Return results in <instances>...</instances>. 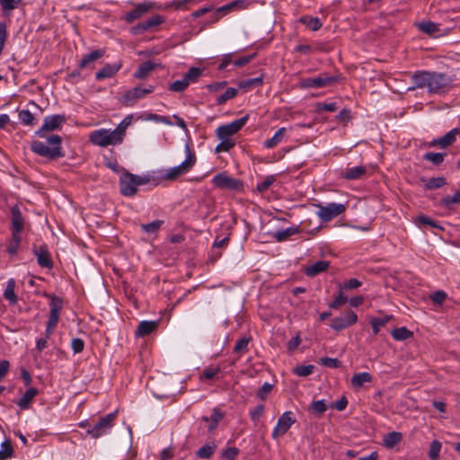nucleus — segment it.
I'll return each mask as SVG.
<instances>
[{
  "instance_id": "obj_60",
  "label": "nucleus",
  "mask_w": 460,
  "mask_h": 460,
  "mask_svg": "<svg viewBox=\"0 0 460 460\" xmlns=\"http://www.w3.org/2000/svg\"><path fill=\"white\" fill-rule=\"evenodd\" d=\"M447 298V294L443 290H438L430 295V299L436 305H442Z\"/></svg>"
},
{
  "instance_id": "obj_61",
  "label": "nucleus",
  "mask_w": 460,
  "mask_h": 460,
  "mask_svg": "<svg viewBox=\"0 0 460 460\" xmlns=\"http://www.w3.org/2000/svg\"><path fill=\"white\" fill-rule=\"evenodd\" d=\"M71 348L75 354L81 353L84 349V342L80 338H74L71 341Z\"/></svg>"
},
{
  "instance_id": "obj_62",
  "label": "nucleus",
  "mask_w": 460,
  "mask_h": 460,
  "mask_svg": "<svg viewBox=\"0 0 460 460\" xmlns=\"http://www.w3.org/2000/svg\"><path fill=\"white\" fill-rule=\"evenodd\" d=\"M311 408L317 414H323L327 410V406L325 404L324 400H318L313 402L311 404Z\"/></svg>"
},
{
  "instance_id": "obj_41",
  "label": "nucleus",
  "mask_w": 460,
  "mask_h": 460,
  "mask_svg": "<svg viewBox=\"0 0 460 460\" xmlns=\"http://www.w3.org/2000/svg\"><path fill=\"white\" fill-rule=\"evenodd\" d=\"M392 319V316L386 315L382 318H372L370 320V324L372 327L373 333L375 335L378 334L380 332V329L385 326L390 320Z\"/></svg>"
},
{
  "instance_id": "obj_15",
  "label": "nucleus",
  "mask_w": 460,
  "mask_h": 460,
  "mask_svg": "<svg viewBox=\"0 0 460 460\" xmlns=\"http://www.w3.org/2000/svg\"><path fill=\"white\" fill-rule=\"evenodd\" d=\"M460 134V129L455 128L448 131L444 136L434 138L430 142L427 144L429 147H439V148H447L451 146L456 140V137Z\"/></svg>"
},
{
  "instance_id": "obj_45",
  "label": "nucleus",
  "mask_w": 460,
  "mask_h": 460,
  "mask_svg": "<svg viewBox=\"0 0 460 460\" xmlns=\"http://www.w3.org/2000/svg\"><path fill=\"white\" fill-rule=\"evenodd\" d=\"M391 334L396 341H405L412 336V332L406 327L396 328L392 331Z\"/></svg>"
},
{
  "instance_id": "obj_33",
  "label": "nucleus",
  "mask_w": 460,
  "mask_h": 460,
  "mask_svg": "<svg viewBox=\"0 0 460 460\" xmlns=\"http://www.w3.org/2000/svg\"><path fill=\"white\" fill-rule=\"evenodd\" d=\"M286 131V128H279L272 137L264 141L263 146L268 149L277 146L283 140Z\"/></svg>"
},
{
  "instance_id": "obj_54",
  "label": "nucleus",
  "mask_w": 460,
  "mask_h": 460,
  "mask_svg": "<svg viewBox=\"0 0 460 460\" xmlns=\"http://www.w3.org/2000/svg\"><path fill=\"white\" fill-rule=\"evenodd\" d=\"M250 341H251V338L243 337L242 339L237 341V342L235 343V345L234 347V351L235 353H240V354L247 351L248 344H249Z\"/></svg>"
},
{
  "instance_id": "obj_30",
  "label": "nucleus",
  "mask_w": 460,
  "mask_h": 460,
  "mask_svg": "<svg viewBox=\"0 0 460 460\" xmlns=\"http://www.w3.org/2000/svg\"><path fill=\"white\" fill-rule=\"evenodd\" d=\"M299 232L300 229L298 226H291L286 229L278 230L272 235L276 239V241L284 242L292 235L298 234Z\"/></svg>"
},
{
  "instance_id": "obj_32",
  "label": "nucleus",
  "mask_w": 460,
  "mask_h": 460,
  "mask_svg": "<svg viewBox=\"0 0 460 460\" xmlns=\"http://www.w3.org/2000/svg\"><path fill=\"white\" fill-rule=\"evenodd\" d=\"M224 418V413L217 408L213 409V412L211 416L208 418L207 416L202 417V420L205 422L210 421L208 425V430L212 431L216 429L219 421Z\"/></svg>"
},
{
  "instance_id": "obj_16",
  "label": "nucleus",
  "mask_w": 460,
  "mask_h": 460,
  "mask_svg": "<svg viewBox=\"0 0 460 460\" xmlns=\"http://www.w3.org/2000/svg\"><path fill=\"white\" fill-rule=\"evenodd\" d=\"M164 22V19L159 14H155L148 18L147 20L138 23L137 25L131 28V32L134 35H139L146 31L152 30L155 27H157Z\"/></svg>"
},
{
  "instance_id": "obj_55",
  "label": "nucleus",
  "mask_w": 460,
  "mask_h": 460,
  "mask_svg": "<svg viewBox=\"0 0 460 460\" xmlns=\"http://www.w3.org/2000/svg\"><path fill=\"white\" fill-rule=\"evenodd\" d=\"M320 363L323 366L330 368H338L341 367V361H340L338 358L329 357L322 358L320 359Z\"/></svg>"
},
{
  "instance_id": "obj_8",
  "label": "nucleus",
  "mask_w": 460,
  "mask_h": 460,
  "mask_svg": "<svg viewBox=\"0 0 460 460\" xmlns=\"http://www.w3.org/2000/svg\"><path fill=\"white\" fill-rule=\"evenodd\" d=\"M186 150L187 155L185 160L179 165L167 169L163 175L164 179L167 181H174L191 170L196 163V156L190 152L188 146L186 147Z\"/></svg>"
},
{
  "instance_id": "obj_57",
  "label": "nucleus",
  "mask_w": 460,
  "mask_h": 460,
  "mask_svg": "<svg viewBox=\"0 0 460 460\" xmlns=\"http://www.w3.org/2000/svg\"><path fill=\"white\" fill-rule=\"evenodd\" d=\"M348 300V297L343 295L341 291L339 292L338 296L329 304V307L332 309H338L340 306L344 305Z\"/></svg>"
},
{
  "instance_id": "obj_64",
  "label": "nucleus",
  "mask_w": 460,
  "mask_h": 460,
  "mask_svg": "<svg viewBox=\"0 0 460 460\" xmlns=\"http://www.w3.org/2000/svg\"><path fill=\"white\" fill-rule=\"evenodd\" d=\"M219 371H220V369L217 367H209L203 370L201 376L205 379L210 380V379L214 378L219 373Z\"/></svg>"
},
{
  "instance_id": "obj_24",
  "label": "nucleus",
  "mask_w": 460,
  "mask_h": 460,
  "mask_svg": "<svg viewBox=\"0 0 460 460\" xmlns=\"http://www.w3.org/2000/svg\"><path fill=\"white\" fill-rule=\"evenodd\" d=\"M120 67V64H107L95 74V78L97 80L110 78L115 75Z\"/></svg>"
},
{
  "instance_id": "obj_37",
  "label": "nucleus",
  "mask_w": 460,
  "mask_h": 460,
  "mask_svg": "<svg viewBox=\"0 0 460 460\" xmlns=\"http://www.w3.org/2000/svg\"><path fill=\"white\" fill-rule=\"evenodd\" d=\"M300 22L314 31H318L323 25L318 17H312L309 15L302 16L300 18Z\"/></svg>"
},
{
  "instance_id": "obj_14",
  "label": "nucleus",
  "mask_w": 460,
  "mask_h": 460,
  "mask_svg": "<svg viewBox=\"0 0 460 460\" xmlns=\"http://www.w3.org/2000/svg\"><path fill=\"white\" fill-rule=\"evenodd\" d=\"M357 321L358 315L356 313L351 310H347L343 316L333 318L330 327L332 330L339 332L355 324Z\"/></svg>"
},
{
  "instance_id": "obj_23",
  "label": "nucleus",
  "mask_w": 460,
  "mask_h": 460,
  "mask_svg": "<svg viewBox=\"0 0 460 460\" xmlns=\"http://www.w3.org/2000/svg\"><path fill=\"white\" fill-rule=\"evenodd\" d=\"M39 394V391L35 387H30L22 398L17 402V405L21 410L29 409L30 405L33 402L34 397Z\"/></svg>"
},
{
  "instance_id": "obj_63",
  "label": "nucleus",
  "mask_w": 460,
  "mask_h": 460,
  "mask_svg": "<svg viewBox=\"0 0 460 460\" xmlns=\"http://www.w3.org/2000/svg\"><path fill=\"white\" fill-rule=\"evenodd\" d=\"M264 411V405L259 404L254 409L250 411V417L251 420L254 422L259 420V419L261 417Z\"/></svg>"
},
{
  "instance_id": "obj_9",
  "label": "nucleus",
  "mask_w": 460,
  "mask_h": 460,
  "mask_svg": "<svg viewBox=\"0 0 460 460\" xmlns=\"http://www.w3.org/2000/svg\"><path fill=\"white\" fill-rule=\"evenodd\" d=\"M319 208L317 216L323 222H330L333 218L341 215L346 210V205L341 203H328L327 205H317Z\"/></svg>"
},
{
  "instance_id": "obj_5",
  "label": "nucleus",
  "mask_w": 460,
  "mask_h": 460,
  "mask_svg": "<svg viewBox=\"0 0 460 460\" xmlns=\"http://www.w3.org/2000/svg\"><path fill=\"white\" fill-rule=\"evenodd\" d=\"M342 76L340 74L335 75H329L328 73L323 72L320 73L314 77H305L300 79L299 86L302 89H319L330 86L335 83L340 82Z\"/></svg>"
},
{
  "instance_id": "obj_52",
  "label": "nucleus",
  "mask_w": 460,
  "mask_h": 460,
  "mask_svg": "<svg viewBox=\"0 0 460 460\" xmlns=\"http://www.w3.org/2000/svg\"><path fill=\"white\" fill-rule=\"evenodd\" d=\"M441 447H442L441 443L438 440H433L430 443L429 450V457L431 460H437L438 458L439 453L441 450Z\"/></svg>"
},
{
  "instance_id": "obj_6",
  "label": "nucleus",
  "mask_w": 460,
  "mask_h": 460,
  "mask_svg": "<svg viewBox=\"0 0 460 460\" xmlns=\"http://www.w3.org/2000/svg\"><path fill=\"white\" fill-rule=\"evenodd\" d=\"M49 308V317L47 322L46 330L43 337L47 340H49L51 337L53 331L58 323L60 313L63 308V300L58 296H51Z\"/></svg>"
},
{
  "instance_id": "obj_47",
  "label": "nucleus",
  "mask_w": 460,
  "mask_h": 460,
  "mask_svg": "<svg viewBox=\"0 0 460 460\" xmlns=\"http://www.w3.org/2000/svg\"><path fill=\"white\" fill-rule=\"evenodd\" d=\"M221 142L217 146L216 152H228L231 148H233L235 145L234 141L228 137L226 138H219Z\"/></svg>"
},
{
  "instance_id": "obj_27",
  "label": "nucleus",
  "mask_w": 460,
  "mask_h": 460,
  "mask_svg": "<svg viewBox=\"0 0 460 460\" xmlns=\"http://www.w3.org/2000/svg\"><path fill=\"white\" fill-rule=\"evenodd\" d=\"M402 439V434L398 431H392L383 438V446L388 449L394 448Z\"/></svg>"
},
{
  "instance_id": "obj_46",
  "label": "nucleus",
  "mask_w": 460,
  "mask_h": 460,
  "mask_svg": "<svg viewBox=\"0 0 460 460\" xmlns=\"http://www.w3.org/2000/svg\"><path fill=\"white\" fill-rule=\"evenodd\" d=\"M163 225V220H154L153 222L148 224H142L140 227L141 230L146 234H154L156 233Z\"/></svg>"
},
{
  "instance_id": "obj_25",
  "label": "nucleus",
  "mask_w": 460,
  "mask_h": 460,
  "mask_svg": "<svg viewBox=\"0 0 460 460\" xmlns=\"http://www.w3.org/2000/svg\"><path fill=\"white\" fill-rule=\"evenodd\" d=\"M420 31L429 36L437 37L440 33L439 25L431 21L420 22L417 24Z\"/></svg>"
},
{
  "instance_id": "obj_44",
  "label": "nucleus",
  "mask_w": 460,
  "mask_h": 460,
  "mask_svg": "<svg viewBox=\"0 0 460 460\" xmlns=\"http://www.w3.org/2000/svg\"><path fill=\"white\" fill-rule=\"evenodd\" d=\"M237 93H238V91L236 88L229 87L225 91V93L223 94L219 95L217 98L216 103L217 105H222V104L226 103L228 100L234 98L237 95Z\"/></svg>"
},
{
  "instance_id": "obj_51",
  "label": "nucleus",
  "mask_w": 460,
  "mask_h": 460,
  "mask_svg": "<svg viewBox=\"0 0 460 460\" xmlns=\"http://www.w3.org/2000/svg\"><path fill=\"white\" fill-rule=\"evenodd\" d=\"M416 222L419 225H426L430 227L441 230V231L444 230L443 226H441L436 221L432 220L431 218H429V217L424 216V215L419 216L416 219Z\"/></svg>"
},
{
  "instance_id": "obj_34",
  "label": "nucleus",
  "mask_w": 460,
  "mask_h": 460,
  "mask_svg": "<svg viewBox=\"0 0 460 460\" xmlns=\"http://www.w3.org/2000/svg\"><path fill=\"white\" fill-rule=\"evenodd\" d=\"M104 51L102 49H96L89 54L84 55L79 64L80 68H85L90 63L96 61L97 59L103 57Z\"/></svg>"
},
{
  "instance_id": "obj_56",
  "label": "nucleus",
  "mask_w": 460,
  "mask_h": 460,
  "mask_svg": "<svg viewBox=\"0 0 460 460\" xmlns=\"http://www.w3.org/2000/svg\"><path fill=\"white\" fill-rule=\"evenodd\" d=\"M131 123V116H127L115 128L116 131L124 139L126 136V129Z\"/></svg>"
},
{
  "instance_id": "obj_20",
  "label": "nucleus",
  "mask_w": 460,
  "mask_h": 460,
  "mask_svg": "<svg viewBox=\"0 0 460 460\" xmlns=\"http://www.w3.org/2000/svg\"><path fill=\"white\" fill-rule=\"evenodd\" d=\"M146 96L143 88L136 86L123 94L122 102L126 106H132L137 100L145 98Z\"/></svg>"
},
{
  "instance_id": "obj_18",
  "label": "nucleus",
  "mask_w": 460,
  "mask_h": 460,
  "mask_svg": "<svg viewBox=\"0 0 460 460\" xmlns=\"http://www.w3.org/2000/svg\"><path fill=\"white\" fill-rule=\"evenodd\" d=\"M154 4L151 2H143L137 4L133 10L125 14V21L127 22H133L135 20L141 18L145 13L153 8Z\"/></svg>"
},
{
  "instance_id": "obj_38",
  "label": "nucleus",
  "mask_w": 460,
  "mask_h": 460,
  "mask_svg": "<svg viewBox=\"0 0 460 460\" xmlns=\"http://www.w3.org/2000/svg\"><path fill=\"white\" fill-rule=\"evenodd\" d=\"M217 446L214 443L203 445L197 452L196 456L199 459H208L215 453Z\"/></svg>"
},
{
  "instance_id": "obj_13",
  "label": "nucleus",
  "mask_w": 460,
  "mask_h": 460,
  "mask_svg": "<svg viewBox=\"0 0 460 460\" xmlns=\"http://www.w3.org/2000/svg\"><path fill=\"white\" fill-rule=\"evenodd\" d=\"M292 411H285L278 420L277 425L272 431V438H278L283 436L295 423Z\"/></svg>"
},
{
  "instance_id": "obj_36",
  "label": "nucleus",
  "mask_w": 460,
  "mask_h": 460,
  "mask_svg": "<svg viewBox=\"0 0 460 460\" xmlns=\"http://www.w3.org/2000/svg\"><path fill=\"white\" fill-rule=\"evenodd\" d=\"M21 243V234L11 233V239L6 247V252L9 255L14 256L17 254Z\"/></svg>"
},
{
  "instance_id": "obj_42",
  "label": "nucleus",
  "mask_w": 460,
  "mask_h": 460,
  "mask_svg": "<svg viewBox=\"0 0 460 460\" xmlns=\"http://www.w3.org/2000/svg\"><path fill=\"white\" fill-rule=\"evenodd\" d=\"M13 456V448L9 439L4 440L1 444L0 460H6Z\"/></svg>"
},
{
  "instance_id": "obj_3",
  "label": "nucleus",
  "mask_w": 460,
  "mask_h": 460,
  "mask_svg": "<svg viewBox=\"0 0 460 460\" xmlns=\"http://www.w3.org/2000/svg\"><path fill=\"white\" fill-rule=\"evenodd\" d=\"M149 181L148 176H140L124 171L119 180L120 194L124 197H134L137 193L138 186L146 185Z\"/></svg>"
},
{
  "instance_id": "obj_49",
  "label": "nucleus",
  "mask_w": 460,
  "mask_h": 460,
  "mask_svg": "<svg viewBox=\"0 0 460 460\" xmlns=\"http://www.w3.org/2000/svg\"><path fill=\"white\" fill-rule=\"evenodd\" d=\"M18 116L24 125L32 126L35 124V117L29 110L20 111Z\"/></svg>"
},
{
  "instance_id": "obj_58",
  "label": "nucleus",
  "mask_w": 460,
  "mask_h": 460,
  "mask_svg": "<svg viewBox=\"0 0 460 460\" xmlns=\"http://www.w3.org/2000/svg\"><path fill=\"white\" fill-rule=\"evenodd\" d=\"M314 368L313 365L298 366L294 369V373L298 376H307L313 373Z\"/></svg>"
},
{
  "instance_id": "obj_28",
  "label": "nucleus",
  "mask_w": 460,
  "mask_h": 460,
  "mask_svg": "<svg viewBox=\"0 0 460 460\" xmlns=\"http://www.w3.org/2000/svg\"><path fill=\"white\" fill-rule=\"evenodd\" d=\"M15 280L13 279H9L5 289L4 291V297L6 299L10 305H16L18 298L15 294Z\"/></svg>"
},
{
  "instance_id": "obj_31",
  "label": "nucleus",
  "mask_w": 460,
  "mask_h": 460,
  "mask_svg": "<svg viewBox=\"0 0 460 460\" xmlns=\"http://www.w3.org/2000/svg\"><path fill=\"white\" fill-rule=\"evenodd\" d=\"M372 380H373V376L371 374H369L367 372H361V373L355 374L351 377L350 382H351V385L354 388H360L363 386L364 384L371 383Z\"/></svg>"
},
{
  "instance_id": "obj_21",
  "label": "nucleus",
  "mask_w": 460,
  "mask_h": 460,
  "mask_svg": "<svg viewBox=\"0 0 460 460\" xmlns=\"http://www.w3.org/2000/svg\"><path fill=\"white\" fill-rule=\"evenodd\" d=\"M330 267V261H317L308 265L305 270V274L308 277H315Z\"/></svg>"
},
{
  "instance_id": "obj_4",
  "label": "nucleus",
  "mask_w": 460,
  "mask_h": 460,
  "mask_svg": "<svg viewBox=\"0 0 460 460\" xmlns=\"http://www.w3.org/2000/svg\"><path fill=\"white\" fill-rule=\"evenodd\" d=\"M90 141L95 146L106 147L108 146H116L121 144L123 138L119 136L115 128L113 130L101 128L93 130L90 134Z\"/></svg>"
},
{
  "instance_id": "obj_10",
  "label": "nucleus",
  "mask_w": 460,
  "mask_h": 460,
  "mask_svg": "<svg viewBox=\"0 0 460 460\" xmlns=\"http://www.w3.org/2000/svg\"><path fill=\"white\" fill-rule=\"evenodd\" d=\"M66 121L64 114H55L44 118L43 124L36 132V136L45 137L48 132L59 129L61 126Z\"/></svg>"
},
{
  "instance_id": "obj_48",
  "label": "nucleus",
  "mask_w": 460,
  "mask_h": 460,
  "mask_svg": "<svg viewBox=\"0 0 460 460\" xmlns=\"http://www.w3.org/2000/svg\"><path fill=\"white\" fill-rule=\"evenodd\" d=\"M446 184L444 177H434L429 179L425 183V189L435 190L443 187Z\"/></svg>"
},
{
  "instance_id": "obj_26",
  "label": "nucleus",
  "mask_w": 460,
  "mask_h": 460,
  "mask_svg": "<svg viewBox=\"0 0 460 460\" xmlns=\"http://www.w3.org/2000/svg\"><path fill=\"white\" fill-rule=\"evenodd\" d=\"M155 67L156 65L153 62L145 61L137 67L133 75L137 79H146Z\"/></svg>"
},
{
  "instance_id": "obj_12",
  "label": "nucleus",
  "mask_w": 460,
  "mask_h": 460,
  "mask_svg": "<svg viewBox=\"0 0 460 460\" xmlns=\"http://www.w3.org/2000/svg\"><path fill=\"white\" fill-rule=\"evenodd\" d=\"M249 119V115L246 114L240 119H237L228 124L221 125L217 128V137L218 138H226L236 134L240 131Z\"/></svg>"
},
{
  "instance_id": "obj_35",
  "label": "nucleus",
  "mask_w": 460,
  "mask_h": 460,
  "mask_svg": "<svg viewBox=\"0 0 460 460\" xmlns=\"http://www.w3.org/2000/svg\"><path fill=\"white\" fill-rule=\"evenodd\" d=\"M460 204V187L459 190L452 196H445L439 200V205L447 209H453L454 206Z\"/></svg>"
},
{
  "instance_id": "obj_19",
  "label": "nucleus",
  "mask_w": 460,
  "mask_h": 460,
  "mask_svg": "<svg viewBox=\"0 0 460 460\" xmlns=\"http://www.w3.org/2000/svg\"><path fill=\"white\" fill-rule=\"evenodd\" d=\"M11 233L21 234L24 226V218L20 208L15 205L11 208Z\"/></svg>"
},
{
  "instance_id": "obj_17",
  "label": "nucleus",
  "mask_w": 460,
  "mask_h": 460,
  "mask_svg": "<svg viewBox=\"0 0 460 460\" xmlns=\"http://www.w3.org/2000/svg\"><path fill=\"white\" fill-rule=\"evenodd\" d=\"M32 252L37 257V262L40 267L47 269L53 267V261L47 245H40L39 248L34 246Z\"/></svg>"
},
{
  "instance_id": "obj_1",
  "label": "nucleus",
  "mask_w": 460,
  "mask_h": 460,
  "mask_svg": "<svg viewBox=\"0 0 460 460\" xmlns=\"http://www.w3.org/2000/svg\"><path fill=\"white\" fill-rule=\"evenodd\" d=\"M412 86L409 91L427 88L431 94H440L452 88L453 80L446 74L435 71L418 70L411 77Z\"/></svg>"
},
{
  "instance_id": "obj_40",
  "label": "nucleus",
  "mask_w": 460,
  "mask_h": 460,
  "mask_svg": "<svg viewBox=\"0 0 460 460\" xmlns=\"http://www.w3.org/2000/svg\"><path fill=\"white\" fill-rule=\"evenodd\" d=\"M203 70L199 67L192 66L188 72L183 75V79L190 85L191 83H196L198 79L201 76Z\"/></svg>"
},
{
  "instance_id": "obj_22",
  "label": "nucleus",
  "mask_w": 460,
  "mask_h": 460,
  "mask_svg": "<svg viewBox=\"0 0 460 460\" xmlns=\"http://www.w3.org/2000/svg\"><path fill=\"white\" fill-rule=\"evenodd\" d=\"M158 324L155 321H141L135 332L136 336L145 337L151 334Z\"/></svg>"
},
{
  "instance_id": "obj_11",
  "label": "nucleus",
  "mask_w": 460,
  "mask_h": 460,
  "mask_svg": "<svg viewBox=\"0 0 460 460\" xmlns=\"http://www.w3.org/2000/svg\"><path fill=\"white\" fill-rule=\"evenodd\" d=\"M212 183L218 189L230 190H242L243 182L235 178L227 175L226 172L216 174L212 179Z\"/></svg>"
},
{
  "instance_id": "obj_59",
  "label": "nucleus",
  "mask_w": 460,
  "mask_h": 460,
  "mask_svg": "<svg viewBox=\"0 0 460 460\" xmlns=\"http://www.w3.org/2000/svg\"><path fill=\"white\" fill-rule=\"evenodd\" d=\"M273 385L264 383L257 392V397L262 401L266 400L268 394L271 392Z\"/></svg>"
},
{
  "instance_id": "obj_50",
  "label": "nucleus",
  "mask_w": 460,
  "mask_h": 460,
  "mask_svg": "<svg viewBox=\"0 0 460 460\" xmlns=\"http://www.w3.org/2000/svg\"><path fill=\"white\" fill-rule=\"evenodd\" d=\"M188 83L185 82L183 77L181 80H176L169 84L168 90L174 93H182L188 88Z\"/></svg>"
},
{
  "instance_id": "obj_7",
  "label": "nucleus",
  "mask_w": 460,
  "mask_h": 460,
  "mask_svg": "<svg viewBox=\"0 0 460 460\" xmlns=\"http://www.w3.org/2000/svg\"><path fill=\"white\" fill-rule=\"evenodd\" d=\"M117 411L111 412L98 420L92 427L86 429V434L96 439L108 434L114 425Z\"/></svg>"
},
{
  "instance_id": "obj_43",
  "label": "nucleus",
  "mask_w": 460,
  "mask_h": 460,
  "mask_svg": "<svg viewBox=\"0 0 460 460\" xmlns=\"http://www.w3.org/2000/svg\"><path fill=\"white\" fill-rule=\"evenodd\" d=\"M446 153L428 152L424 154L423 159L430 162L434 165H440L445 159Z\"/></svg>"
},
{
  "instance_id": "obj_53",
  "label": "nucleus",
  "mask_w": 460,
  "mask_h": 460,
  "mask_svg": "<svg viewBox=\"0 0 460 460\" xmlns=\"http://www.w3.org/2000/svg\"><path fill=\"white\" fill-rule=\"evenodd\" d=\"M275 181V177L273 175L267 176L262 181L258 182L256 186V190L263 193L265 192Z\"/></svg>"
},
{
  "instance_id": "obj_2",
  "label": "nucleus",
  "mask_w": 460,
  "mask_h": 460,
  "mask_svg": "<svg viewBox=\"0 0 460 460\" xmlns=\"http://www.w3.org/2000/svg\"><path fill=\"white\" fill-rule=\"evenodd\" d=\"M45 141L33 140L30 144L31 150L39 156L48 160H57L65 156L62 138L58 135H45Z\"/></svg>"
},
{
  "instance_id": "obj_39",
  "label": "nucleus",
  "mask_w": 460,
  "mask_h": 460,
  "mask_svg": "<svg viewBox=\"0 0 460 460\" xmlns=\"http://www.w3.org/2000/svg\"><path fill=\"white\" fill-rule=\"evenodd\" d=\"M263 84V76H258L251 79L242 80L238 83V86L241 89H252L254 87L261 86Z\"/></svg>"
},
{
  "instance_id": "obj_29",
  "label": "nucleus",
  "mask_w": 460,
  "mask_h": 460,
  "mask_svg": "<svg viewBox=\"0 0 460 460\" xmlns=\"http://www.w3.org/2000/svg\"><path fill=\"white\" fill-rule=\"evenodd\" d=\"M367 172V169L363 165L351 167L346 169L345 172H342V177L346 180L353 181L360 179Z\"/></svg>"
}]
</instances>
